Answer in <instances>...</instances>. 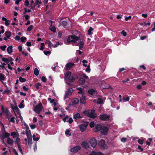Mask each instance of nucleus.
Here are the masks:
<instances>
[{
	"instance_id": "f257e3e1",
	"label": "nucleus",
	"mask_w": 155,
	"mask_h": 155,
	"mask_svg": "<svg viewBox=\"0 0 155 155\" xmlns=\"http://www.w3.org/2000/svg\"><path fill=\"white\" fill-rule=\"evenodd\" d=\"M79 38L78 37L74 35H72L68 36L67 41L68 43L71 42L75 43L79 39Z\"/></svg>"
},
{
	"instance_id": "f03ea898",
	"label": "nucleus",
	"mask_w": 155,
	"mask_h": 155,
	"mask_svg": "<svg viewBox=\"0 0 155 155\" xmlns=\"http://www.w3.org/2000/svg\"><path fill=\"white\" fill-rule=\"evenodd\" d=\"M42 109V105L41 103H40L34 107V110L38 114H39Z\"/></svg>"
},
{
	"instance_id": "7ed1b4c3",
	"label": "nucleus",
	"mask_w": 155,
	"mask_h": 155,
	"mask_svg": "<svg viewBox=\"0 0 155 155\" xmlns=\"http://www.w3.org/2000/svg\"><path fill=\"white\" fill-rule=\"evenodd\" d=\"M99 118L101 120L108 121L110 118V116L106 114H101L99 116Z\"/></svg>"
},
{
	"instance_id": "20e7f679",
	"label": "nucleus",
	"mask_w": 155,
	"mask_h": 155,
	"mask_svg": "<svg viewBox=\"0 0 155 155\" xmlns=\"http://www.w3.org/2000/svg\"><path fill=\"white\" fill-rule=\"evenodd\" d=\"M88 122H85L79 126V128L81 132H83L85 130L88 125Z\"/></svg>"
},
{
	"instance_id": "39448f33",
	"label": "nucleus",
	"mask_w": 155,
	"mask_h": 155,
	"mask_svg": "<svg viewBox=\"0 0 155 155\" xmlns=\"http://www.w3.org/2000/svg\"><path fill=\"white\" fill-rule=\"evenodd\" d=\"M108 130V129L107 127L105 126H103L102 127L100 132L102 134L106 135L107 134Z\"/></svg>"
},
{
	"instance_id": "423d86ee",
	"label": "nucleus",
	"mask_w": 155,
	"mask_h": 155,
	"mask_svg": "<svg viewBox=\"0 0 155 155\" xmlns=\"http://www.w3.org/2000/svg\"><path fill=\"white\" fill-rule=\"evenodd\" d=\"M98 144L103 149H104L107 148L105 141L103 140H101L98 143Z\"/></svg>"
},
{
	"instance_id": "0eeeda50",
	"label": "nucleus",
	"mask_w": 155,
	"mask_h": 155,
	"mask_svg": "<svg viewBox=\"0 0 155 155\" xmlns=\"http://www.w3.org/2000/svg\"><path fill=\"white\" fill-rule=\"evenodd\" d=\"M91 146L93 148H95L97 144V141L95 138L91 139L89 141Z\"/></svg>"
},
{
	"instance_id": "6e6552de",
	"label": "nucleus",
	"mask_w": 155,
	"mask_h": 155,
	"mask_svg": "<svg viewBox=\"0 0 155 155\" xmlns=\"http://www.w3.org/2000/svg\"><path fill=\"white\" fill-rule=\"evenodd\" d=\"M87 116L91 118H95L97 117V115L95 112V110H91L90 112L87 114Z\"/></svg>"
},
{
	"instance_id": "1a4fd4ad",
	"label": "nucleus",
	"mask_w": 155,
	"mask_h": 155,
	"mask_svg": "<svg viewBox=\"0 0 155 155\" xmlns=\"http://www.w3.org/2000/svg\"><path fill=\"white\" fill-rule=\"evenodd\" d=\"M81 147L80 146H78L71 148L70 151L72 152H77L79 150H80Z\"/></svg>"
},
{
	"instance_id": "9d476101",
	"label": "nucleus",
	"mask_w": 155,
	"mask_h": 155,
	"mask_svg": "<svg viewBox=\"0 0 155 155\" xmlns=\"http://www.w3.org/2000/svg\"><path fill=\"white\" fill-rule=\"evenodd\" d=\"M1 109L2 112H4L5 115L7 117L8 119L9 120V116L10 112L7 109L5 110L2 105L1 106Z\"/></svg>"
},
{
	"instance_id": "9b49d317",
	"label": "nucleus",
	"mask_w": 155,
	"mask_h": 155,
	"mask_svg": "<svg viewBox=\"0 0 155 155\" xmlns=\"http://www.w3.org/2000/svg\"><path fill=\"white\" fill-rule=\"evenodd\" d=\"M74 65V63H69L65 65V69L66 71H68Z\"/></svg>"
},
{
	"instance_id": "f8f14e48",
	"label": "nucleus",
	"mask_w": 155,
	"mask_h": 155,
	"mask_svg": "<svg viewBox=\"0 0 155 155\" xmlns=\"http://www.w3.org/2000/svg\"><path fill=\"white\" fill-rule=\"evenodd\" d=\"M10 135L9 133L6 132V131H5L3 132H2V135L0 137L4 138H7L8 139V138L10 137Z\"/></svg>"
},
{
	"instance_id": "ddd939ff",
	"label": "nucleus",
	"mask_w": 155,
	"mask_h": 155,
	"mask_svg": "<svg viewBox=\"0 0 155 155\" xmlns=\"http://www.w3.org/2000/svg\"><path fill=\"white\" fill-rule=\"evenodd\" d=\"M81 145L82 147L85 149H87L89 148L88 143L86 141H83L81 144Z\"/></svg>"
},
{
	"instance_id": "4468645a",
	"label": "nucleus",
	"mask_w": 155,
	"mask_h": 155,
	"mask_svg": "<svg viewBox=\"0 0 155 155\" xmlns=\"http://www.w3.org/2000/svg\"><path fill=\"white\" fill-rule=\"evenodd\" d=\"M101 125L100 124H97L95 126V128L96 129L95 131L98 132L100 130H101V128L102 127Z\"/></svg>"
},
{
	"instance_id": "2eb2a0df",
	"label": "nucleus",
	"mask_w": 155,
	"mask_h": 155,
	"mask_svg": "<svg viewBox=\"0 0 155 155\" xmlns=\"http://www.w3.org/2000/svg\"><path fill=\"white\" fill-rule=\"evenodd\" d=\"M11 32L10 31H6L5 33V36H6L8 39H9L11 35Z\"/></svg>"
},
{
	"instance_id": "dca6fc26",
	"label": "nucleus",
	"mask_w": 155,
	"mask_h": 155,
	"mask_svg": "<svg viewBox=\"0 0 155 155\" xmlns=\"http://www.w3.org/2000/svg\"><path fill=\"white\" fill-rule=\"evenodd\" d=\"M20 139L19 138V135H18L16 137V140L15 143L17 144V146L20 145Z\"/></svg>"
},
{
	"instance_id": "f3484780",
	"label": "nucleus",
	"mask_w": 155,
	"mask_h": 155,
	"mask_svg": "<svg viewBox=\"0 0 155 155\" xmlns=\"http://www.w3.org/2000/svg\"><path fill=\"white\" fill-rule=\"evenodd\" d=\"M27 139L28 141V144L29 147H30L31 146L32 139L31 137H29L28 136H27Z\"/></svg>"
},
{
	"instance_id": "a211bd4d",
	"label": "nucleus",
	"mask_w": 155,
	"mask_h": 155,
	"mask_svg": "<svg viewBox=\"0 0 155 155\" xmlns=\"http://www.w3.org/2000/svg\"><path fill=\"white\" fill-rule=\"evenodd\" d=\"M95 90L93 89H90L88 91V93L91 95L95 94Z\"/></svg>"
},
{
	"instance_id": "6ab92c4d",
	"label": "nucleus",
	"mask_w": 155,
	"mask_h": 155,
	"mask_svg": "<svg viewBox=\"0 0 155 155\" xmlns=\"http://www.w3.org/2000/svg\"><path fill=\"white\" fill-rule=\"evenodd\" d=\"M84 45V43L83 41H79L78 46H79V49L80 50L83 48Z\"/></svg>"
},
{
	"instance_id": "aec40b11",
	"label": "nucleus",
	"mask_w": 155,
	"mask_h": 155,
	"mask_svg": "<svg viewBox=\"0 0 155 155\" xmlns=\"http://www.w3.org/2000/svg\"><path fill=\"white\" fill-rule=\"evenodd\" d=\"M90 155H104V154L101 152H92L90 154Z\"/></svg>"
},
{
	"instance_id": "412c9836",
	"label": "nucleus",
	"mask_w": 155,
	"mask_h": 155,
	"mask_svg": "<svg viewBox=\"0 0 155 155\" xmlns=\"http://www.w3.org/2000/svg\"><path fill=\"white\" fill-rule=\"evenodd\" d=\"M7 143L10 145H13L14 142L13 140L10 137L8 138L7 141Z\"/></svg>"
},
{
	"instance_id": "4be33fe9",
	"label": "nucleus",
	"mask_w": 155,
	"mask_h": 155,
	"mask_svg": "<svg viewBox=\"0 0 155 155\" xmlns=\"http://www.w3.org/2000/svg\"><path fill=\"white\" fill-rule=\"evenodd\" d=\"M7 51L8 54H10L12 52V45L9 46L7 48Z\"/></svg>"
},
{
	"instance_id": "5701e85b",
	"label": "nucleus",
	"mask_w": 155,
	"mask_h": 155,
	"mask_svg": "<svg viewBox=\"0 0 155 155\" xmlns=\"http://www.w3.org/2000/svg\"><path fill=\"white\" fill-rule=\"evenodd\" d=\"M81 117L80 116V114L77 113L74 116L73 118L75 119L76 120H77L78 119H79L81 118Z\"/></svg>"
},
{
	"instance_id": "b1692460",
	"label": "nucleus",
	"mask_w": 155,
	"mask_h": 155,
	"mask_svg": "<svg viewBox=\"0 0 155 155\" xmlns=\"http://www.w3.org/2000/svg\"><path fill=\"white\" fill-rule=\"evenodd\" d=\"M35 86L36 89H39L41 88L40 87H41V84L40 83H38L35 84Z\"/></svg>"
},
{
	"instance_id": "393cba45",
	"label": "nucleus",
	"mask_w": 155,
	"mask_h": 155,
	"mask_svg": "<svg viewBox=\"0 0 155 155\" xmlns=\"http://www.w3.org/2000/svg\"><path fill=\"white\" fill-rule=\"evenodd\" d=\"M79 101V99L77 98H74L72 100V102L73 104H78Z\"/></svg>"
},
{
	"instance_id": "a878e982",
	"label": "nucleus",
	"mask_w": 155,
	"mask_h": 155,
	"mask_svg": "<svg viewBox=\"0 0 155 155\" xmlns=\"http://www.w3.org/2000/svg\"><path fill=\"white\" fill-rule=\"evenodd\" d=\"M80 102L81 103L84 104L86 102V98L85 97H82L80 99Z\"/></svg>"
},
{
	"instance_id": "bb28decb",
	"label": "nucleus",
	"mask_w": 155,
	"mask_h": 155,
	"mask_svg": "<svg viewBox=\"0 0 155 155\" xmlns=\"http://www.w3.org/2000/svg\"><path fill=\"white\" fill-rule=\"evenodd\" d=\"M79 81L81 84H84L85 82V80L83 78H80L79 79Z\"/></svg>"
},
{
	"instance_id": "cd10ccee",
	"label": "nucleus",
	"mask_w": 155,
	"mask_h": 155,
	"mask_svg": "<svg viewBox=\"0 0 155 155\" xmlns=\"http://www.w3.org/2000/svg\"><path fill=\"white\" fill-rule=\"evenodd\" d=\"M77 89L79 91L78 92V94H83V88L81 87H78L77 88Z\"/></svg>"
},
{
	"instance_id": "c85d7f7f",
	"label": "nucleus",
	"mask_w": 155,
	"mask_h": 155,
	"mask_svg": "<svg viewBox=\"0 0 155 155\" xmlns=\"http://www.w3.org/2000/svg\"><path fill=\"white\" fill-rule=\"evenodd\" d=\"M50 29L54 33L56 31V30L55 27L54 26H53L52 25L50 27Z\"/></svg>"
},
{
	"instance_id": "c756f323",
	"label": "nucleus",
	"mask_w": 155,
	"mask_h": 155,
	"mask_svg": "<svg viewBox=\"0 0 155 155\" xmlns=\"http://www.w3.org/2000/svg\"><path fill=\"white\" fill-rule=\"evenodd\" d=\"M68 79H69V81L70 82H73L75 80V78L73 76L68 77Z\"/></svg>"
},
{
	"instance_id": "7c9ffc66",
	"label": "nucleus",
	"mask_w": 155,
	"mask_h": 155,
	"mask_svg": "<svg viewBox=\"0 0 155 155\" xmlns=\"http://www.w3.org/2000/svg\"><path fill=\"white\" fill-rule=\"evenodd\" d=\"M130 100L129 97L128 96L125 97H123V100L124 102H126L129 101Z\"/></svg>"
},
{
	"instance_id": "2f4dec72",
	"label": "nucleus",
	"mask_w": 155,
	"mask_h": 155,
	"mask_svg": "<svg viewBox=\"0 0 155 155\" xmlns=\"http://www.w3.org/2000/svg\"><path fill=\"white\" fill-rule=\"evenodd\" d=\"M2 61L4 62H5L6 63L8 64L10 62L9 59L7 58H2Z\"/></svg>"
},
{
	"instance_id": "473e14b6",
	"label": "nucleus",
	"mask_w": 155,
	"mask_h": 155,
	"mask_svg": "<svg viewBox=\"0 0 155 155\" xmlns=\"http://www.w3.org/2000/svg\"><path fill=\"white\" fill-rule=\"evenodd\" d=\"M26 134L27 136H28V132H29V134L31 135V131L30 130L29 127L28 125H27L26 127Z\"/></svg>"
},
{
	"instance_id": "72a5a7b5",
	"label": "nucleus",
	"mask_w": 155,
	"mask_h": 155,
	"mask_svg": "<svg viewBox=\"0 0 155 155\" xmlns=\"http://www.w3.org/2000/svg\"><path fill=\"white\" fill-rule=\"evenodd\" d=\"M71 75V71H68L65 74V77L67 78L68 77H70Z\"/></svg>"
},
{
	"instance_id": "f704fd0d",
	"label": "nucleus",
	"mask_w": 155,
	"mask_h": 155,
	"mask_svg": "<svg viewBox=\"0 0 155 155\" xmlns=\"http://www.w3.org/2000/svg\"><path fill=\"white\" fill-rule=\"evenodd\" d=\"M97 103L99 104H101L103 103V100L102 98H97Z\"/></svg>"
},
{
	"instance_id": "c9c22d12",
	"label": "nucleus",
	"mask_w": 155,
	"mask_h": 155,
	"mask_svg": "<svg viewBox=\"0 0 155 155\" xmlns=\"http://www.w3.org/2000/svg\"><path fill=\"white\" fill-rule=\"evenodd\" d=\"M5 79L4 75L2 73L0 74V81L2 82V81H4Z\"/></svg>"
},
{
	"instance_id": "e433bc0d",
	"label": "nucleus",
	"mask_w": 155,
	"mask_h": 155,
	"mask_svg": "<svg viewBox=\"0 0 155 155\" xmlns=\"http://www.w3.org/2000/svg\"><path fill=\"white\" fill-rule=\"evenodd\" d=\"M39 73V71L37 68H35L34 70V74L37 76Z\"/></svg>"
},
{
	"instance_id": "4c0bfd02",
	"label": "nucleus",
	"mask_w": 155,
	"mask_h": 155,
	"mask_svg": "<svg viewBox=\"0 0 155 155\" xmlns=\"http://www.w3.org/2000/svg\"><path fill=\"white\" fill-rule=\"evenodd\" d=\"M73 91V89L72 88L70 87L68 90V94L69 95H71Z\"/></svg>"
},
{
	"instance_id": "58836bf2",
	"label": "nucleus",
	"mask_w": 155,
	"mask_h": 155,
	"mask_svg": "<svg viewBox=\"0 0 155 155\" xmlns=\"http://www.w3.org/2000/svg\"><path fill=\"white\" fill-rule=\"evenodd\" d=\"M93 29L92 27H90L89 29L88 30V34L89 35H91L92 34V31H93Z\"/></svg>"
},
{
	"instance_id": "ea45409f",
	"label": "nucleus",
	"mask_w": 155,
	"mask_h": 155,
	"mask_svg": "<svg viewBox=\"0 0 155 155\" xmlns=\"http://www.w3.org/2000/svg\"><path fill=\"white\" fill-rule=\"evenodd\" d=\"M33 26L32 25H31L30 26L28 27L27 29V31H31L33 28Z\"/></svg>"
},
{
	"instance_id": "a19ab883",
	"label": "nucleus",
	"mask_w": 155,
	"mask_h": 155,
	"mask_svg": "<svg viewBox=\"0 0 155 155\" xmlns=\"http://www.w3.org/2000/svg\"><path fill=\"white\" fill-rule=\"evenodd\" d=\"M19 80L22 83L25 82L26 81V79L25 78H23L21 77H19Z\"/></svg>"
},
{
	"instance_id": "79ce46f5",
	"label": "nucleus",
	"mask_w": 155,
	"mask_h": 155,
	"mask_svg": "<svg viewBox=\"0 0 155 155\" xmlns=\"http://www.w3.org/2000/svg\"><path fill=\"white\" fill-rule=\"evenodd\" d=\"M18 146V150H19V151L21 152V154L22 155H23V152L22 151V149L21 148V146L20 145H18V146Z\"/></svg>"
},
{
	"instance_id": "37998d69",
	"label": "nucleus",
	"mask_w": 155,
	"mask_h": 155,
	"mask_svg": "<svg viewBox=\"0 0 155 155\" xmlns=\"http://www.w3.org/2000/svg\"><path fill=\"white\" fill-rule=\"evenodd\" d=\"M70 130L69 129H67L65 132V134L66 135H68L70 136H71V134L70 133Z\"/></svg>"
},
{
	"instance_id": "c03bdc74",
	"label": "nucleus",
	"mask_w": 155,
	"mask_h": 155,
	"mask_svg": "<svg viewBox=\"0 0 155 155\" xmlns=\"http://www.w3.org/2000/svg\"><path fill=\"white\" fill-rule=\"evenodd\" d=\"M32 137H33V140L35 141H38L39 139V137H36L35 135L34 134H33V135Z\"/></svg>"
},
{
	"instance_id": "a18cd8bd",
	"label": "nucleus",
	"mask_w": 155,
	"mask_h": 155,
	"mask_svg": "<svg viewBox=\"0 0 155 155\" xmlns=\"http://www.w3.org/2000/svg\"><path fill=\"white\" fill-rule=\"evenodd\" d=\"M82 62L83 63V65L85 67H87V64H85V63H88V61L87 60H84L82 61Z\"/></svg>"
},
{
	"instance_id": "49530a36",
	"label": "nucleus",
	"mask_w": 155,
	"mask_h": 155,
	"mask_svg": "<svg viewBox=\"0 0 155 155\" xmlns=\"http://www.w3.org/2000/svg\"><path fill=\"white\" fill-rule=\"evenodd\" d=\"M16 135V133L15 131L12 132L11 133V136L13 137V138L15 137V136Z\"/></svg>"
},
{
	"instance_id": "de8ad7c7",
	"label": "nucleus",
	"mask_w": 155,
	"mask_h": 155,
	"mask_svg": "<svg viewBox=\"0 0 155 155\" xmlns=\"http://www.w3.org/2000/svg\"><path fill=\"white\" fill-rule=\"evenodd\" d=\"M15 117H13L11 118L10 120H9V121L10 122H12L13 123H14L15 122Z\"/></svg>"
},
{
	"instance_id": "09e8293b",
	"label": "nucleus",
	"mask_w": 155,
	"mask_h": 155,
	"mask_svg": "<svg viewBox=\"0 0 155 155\" xmlns=\"http://www.w3.org/2000/svg\"><path fill=\"white\" fill-rule=\"evenodd\" d=\"M62 23L64 26H66L68 25V22L66 21H63L62 22Z\"/></svg>"
},
{
	"instance_id": "8fccbe9b",
	"label": "nucleus",
	"mask_w": 155,
	"mask_h": 155,
	"mask_svg": "<svg viewBox=\"0 0 155 155\" xmlns=\"http://www.w3.org/2000/svg\"><path fill=\"white\" fill-rule=\"evenodd\" d=\"M25 5L26 7H28L29 5V2L28 0H26L25 2Z\"/></svg>"
},
{
	"instance_id": "3c124183",
	"label": "nucleus",
	"mask_w": 155,
	"mask_h": 155,
	"mask_svg": "<svg viewBox=\"0 0 155 155\" xmlns=\"http://www.w3.org/2000/svg\"><path fill=\"white\" fill-rule=\"evenodd\" d=\"M7 47L6 45H3V46H1L0 47V48L1 49H2V51H4L5 50V49Z\"/></svg>"
},
{
	"instance_id": "603ef678",
	"label": "nucleus",
	"mask_w": 155,
	"mask_h": 155,
	"mask_svg": "<svg viewBox=\"0 0 155 155\" xmlns=\"http://www.w3.org/2000/svg\"><path fill=\"white\" fill-rule=\"evenodd\" d=\"M44 53L45 55H47L48 54H50L51 53V52L49 51H44Z\"/></svg>"
},
{
	"instance_id": "864d4df0",
	"label": "nucleus",
	"mask_w": 155,
	"mask_h": 155,
	"mask_svg": "<svg viewBox=\"0 0 155 155\" xmlns=\"http://www.w3.org/2000/svg\"><path fill=\"white\" fill-rule=\"evenodd\" d=\"M89 125H90V127L91 128H92L94 126V123L93 121H92L90 123Z\"/></svg>"
},
{
	"instance_id": "5fc2aeb1",
	"label": "nucleus",
	"mask_w": 155,
	"mask_h": 155,
	"mask_svg": "<svg viewBox=\"0 0 155 155\" xmlns=\"http://www.w3.org/2000/svg\"><path fill=\"white\" fill-rule=\"evenodd\" d=\"M143 140H141L140 139H139L138 140V143L141 145H142L143 144Z\"/></svg>"
},
{
	"instance_id": "6e6d98bb",
	"label": "nucleus",
	"mask_w": 155,
	"mask_h": 155,
	"mask_svg": "<svg viewBox=\"0 0 155 155\" xmlns=\"http://www.w3.org/2000/svg\"><path fill=\"white\" fill-rule=\"evenodd\" d=\"M41 45L40 46V49L41 50H43L44 48V43H41Z\"/></svg>"
},
{
	"instance_id": "4d7b16f0",
	"label": "nucleus",
	"mask_w": 155,
	"mask_h": 155,
	"mask_svg": "<svg viewBox=\"0 0 155 155\" xmlns=\"http://www.w3.org/2000/svg\"><path fill=\"white\" fill-rule=\"evenodd\" d=\"M41 80L43 82H45L47 80V79L45 77L42 76L41 78Z\"/></svg>"
},
{
	"instance_id": "13d9d810",
	"label": "nucleus",
	"mask_w": 155,
	"mask_h": 155,
	"mask_svg": "<svg viewBox=\"0 0 155 155\" xmlns=\"http://www.w3.org/2000/svg\"><path fill=\"white\" fill-rule=\"evenodd\" d=\"M10 24V21L9 20H7V21H5V25L8 26Z\"/></svg>"
},
{
	"instance_id": "bf43d9fd",
	"label": "nucleus",
	"mask_w": 155,
	"mask_h": 155,
	"mask_svg": "<svg viewBox=\"0 0 155 155\" xmlns=\"http://www.w3.org/2000/svg\"><path fill=\"white\" fill-rule=\"evenodd\" d=\"M87 68L86 69L85 71L86 72H90L91 71V69L89 66H87Z\"/></svg>"
},
{
	"instance_id": "052dcab7",
	"label": "nucleus",
	"mask_w": 155,
	"mask_h": 155,
	"mask_svg": "<svg viewBox=\"0 0 155 155\" xmlns=\"http://www.w3.org/2000/svg\"><path fill=\"white\" fill-rule=\"evenodd\" d=\"M42 3V2L41 1H39V0H36L35 2V5H38V4H41Z\"/></svg>"
},
{
	"instance_id": "680f3d73",
	"label": "nucleus",
	"mask_w": 155,
	"mask_h": 155,
	"mask_svg": "<svg viewBox=\"0 0 155 155\" xmlns=\"http://www.w3.org/2000/svg\"><path fill=\"white\" fill-rule=\"evenodd\" d=\"M121 34L123 35L124 36H125L127 35V32L124 30H123L121 32Z\"/></svg>"
},
{
	"instance_id": "e2e57ef3",
	"label": "nucleus",
	"mask_w": 155,
	"mask_h": 155,
	"mask_svg": "<svg viewBox=\"0 0 155 155\" xmlns=\"http://www.w3.org/2000/svg\"><path fill=\"white\" fill-rule=\"evenodd\" d=\"M30 127L31 129H33L36 128V125L35 124H31L30 126Z\"/></svg>"
},
{
	"instance_id": "0e129e2a",
	"label": "nucleus",
	"mask_w": 155,
	"mask_h": 155,
	"mask_svg": "<svg viewBox=\"0 0 155 155\" xmlns=\"http://www.w3.org/2000/svg\"><path fill=\"white\" fill-rule=\"evenodd\" d=\"M69 118V117L68 115L66 116L63 119V120L64 121V122H65L66 121V120L67 119H68Z\"/></svg>"
},
{
	"instance_id": "69168bd1",
	"label": "nucleus",
	"mask_w": 155,
	"mask_h": 155,
	"mask_svg": "<svg viewBox=\"0 0 155 155\" xmlns=\"http://www.w3.org/2000/svg\"><path fill=\"white\" fill-rule=\"evenodd\" d=\"M21 41L22 42H24L25 41L26 39V38L25 37H22L21 38Z\"/></svg>"
},
{
	"instance_id": "338daca9",
	"label": "nucleus",
	"mask_w": 155,
	"mask_h": 155,
	"mask_svg": "<svg viewBox=\"0 0 155 155\" xmlns=\"http://www.w3.org/2000/svg\"><path fill=\"white\" fill-rule=\"evenodd\" d=\"M73 121V120L72 119V118L71 117H70L69 118V120H68V122L69 124H71L72 122Z\"/></svg>"
},
{
	"instance_id": "774afa93",
	"label": "nucleus",
	"mask_w": 155,
	"mask_h": 155,
	"mask_svg": "<svg viewBox=\"0 0 155 155\" xmlns=\"http://www.w3.org/2000/svg\"><path fill=\"white\" fill-rule=\"evenodd\" d=\"M126 140H127V138L125 137H122L121 139V141L122 142H125L126 141Z\"/></svg>"
}]
</instances>
